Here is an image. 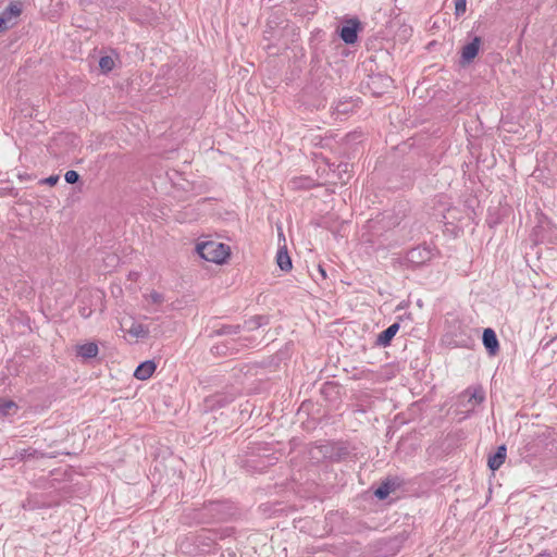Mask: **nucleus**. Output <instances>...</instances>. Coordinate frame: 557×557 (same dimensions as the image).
I'll use <instances>...</instances> for the list:
<instances>
[{"label":"nucleus","mask_w":557,"mask_h":557,"mask_svg":"<svg viewBox=\"0 0 557 557\" xmlns=\"http://www.w3.org/2000/svg\"><path fill=\"white\" fill-rule=\"evenodd\" d=\"M156 369L157 363L153 360H146L135 369L134 376L139 381H146L153 375Z\"/></svg>","instance_id":"7"},{"label":"nucleus","mask_w":557,"mask_h":557,"mask_svg":"<svg viewBox=\"0 0 557 557\" xmlns=\"http://www.w3.org/2000/svg\"><path fill=\"white\" fill-rule=\"evenodd\" d=\"M506 458V447L499 446L497 453L488 458V467L495 471L502 467Z\"/></svg>","instance_id":"11"},{"label":"nucleus","mask_w":557,"mask_h":557,"mask_svg":"<svg viewBox=\"0 0 557 557\" xmlns=\"http://www.w3.org/2000/svg\"><path fill=\"white\" fill-rule=\"evenodd\" d=\"M76 356L82 358L83 360H89L97 357L99 352L98 345L94 342H86L82 344H77L75 346Z\"/></svg>","instance_id":"6"},{"label":"nucleus","mask_w":557,"mask_h":557,"mask_svg":"<svg viewBox=\"0 0 557 557\" xmlns=\"http://www.w3.org/2000/svg\"><path fill=\"white\" fill-rule=\"evenodd\" d=\"M59 182L58 175H51L45 180L41 181V183L47 184L49 186H54Z\"/></svg>","instance_id":"18"},{"label":"nucleus","mask_w":557,"mask_h":557,"mask_svg":"<svg viewBox=\"0 0 557 557\" xmlns=\"http://www.w3.org/2000/svg\"><path fill=\"white\" fill-rule=\"evenodd\" d=\"M17 404L9 398H0V416L8 417L13 416L17 412Z\"/></svg>","instance_id":"10"},{"label":"nucleus","mask_w":557,"mask_h":557,"mask_svg":"<svg viewBox=\"0 0 557 557\" xmlns=\"http://www.w3.org/2000/svg\"><path fill=\"white\" fill-rule=\"evenodd\" d=\"M358 27H359V23L355 20H350L348 21L341 29L339 32V35H341V38L346 42V44H355L357 41V38H358Z\"/></svg>","instance_id":"4"},{"label":"nucleus","mask_w":557,"mask_h":557,"mask_svg":"<svg viewBox=\"0 0 557 557\" xmlns=\"http://www.w3.org/2000/svg\"><path fill=\"white\" fill-rule=\"evenodd\" d=\"M481 40L475 37L471 42L466 45L461 51V64L467 65L474 60L480 50Z\"/></svg>","instance_id":"5"},{"label":"nucleus","mask_w":557,"mask_h":557,"mask_svg":"<svg viewBox=\"0 0 557 557\" xmlns=\"http://www.w3.org/2000/svg\"><path fill=\"white\" fill-rule=\"evenodd\" d=\"M121 329L136 341L146 339L150 333L147 325L131 318L121 321Z\"/></svg>","instance_id":"3"},{"label":"nucleus","mask_w":557,"mask_h":557,"mask_svg":"<svg viewBox=\"0 0 557 557\" xmlns=\"http://www.w3.org/2000/svg\"><path fill=\"white\" fill-rule=\"evenodd\" d=\"M482 339L483 345L488 350L490 355H496L499 349V344L495 332L492 329H485Z\"/></svg>","instance_id":"8"},{"label":"nucleus","mask_w":557,"mask_h":557,"mask_svg":"<svg viewBox=\"0 0 557 557\" xmlns=\"http://www.w3.org/2000/svg\"><path fill=\"white\" fill-rule=\"evenodd\" d=\"M467 0H455V13L461 15L466 12Z\"/></svg>","instance_id":"15"},{"label":"nucleus","mask_w":557,"mask_h":557,"mask_svg":"<svg viewBox=\"0 0 557 557\" xmlns=\"http://www.w3.org/2000/svg\"><path fill=\"white\" fill-rule=\"evenodd\" d=\"M375 495L383 499L388 495V490L386 487H380L375 491Z\"/></svg>","instance_id":"19"},{"label":"nucleus","mask_w":557,"mask_h":557,"mask_svg":"<svg viewBox=\"0 0 557 557\" xmlns=\"http://www.w3.org/2000/svg\"><path fill=\"white\" fill-rule=\"evenodd\" d=\"M196 251L201 259L215 265L227 264L232 257L231 246L215 239L199 240Z\"/></svg>","instance_id":"1"},{"label":"nucleus","mask_w":557,"mask_h":557,"mask_svg":"<svg viewBox=\"0 0 557 557\" xmlns=\"http://www.w3.org/2000/svg\"><path fill=\"white\" fill-rule=\"evenodd\" d=\"M276 263L283 271H289L292 269V260L288 256L286 247L280 248L277 251Z\"/></svg>","instance_id":"12"},{"label":"nucleus","mask_w":557,"mask_h":557,"mask_svg":"<svg viewBox=\"0 0 557 557\" xmlns=\"http://www.w3.org/2000/svg\"><path fill=\"white\" fill-rule=\"evenodd\" d=\"M461 398L467 399L471 408H474L478 404L483 401L484 391L482 387H470L462 393Z\"/></svg>","instance_id":"9"},{"label":"nucleus","mask_w":557,"mask_h":557,"mask_svg":"<svg viewBox=\"0 0 557 557\" xmlns=\"http://www.w3.org/2000/svg\"><path fill=\"white\" fill-rule=\"evenodd\" d=\"M399 330V325L397 323H394L389 325L385 331H383L377 338L379 344L386 346L389 344L392 338L396 335V333Z\"/></svg>","instance_id":"13"},{"label":"nucleus","mask_w":557,"mask_h":557,"mask_svg":"<svg viewBox=\"0 0 557 557\" xmlns=\"http://www.w3.org/2000/svg\"><path fill=\"white\" fill-rule=\"evenodd\" d=\"M319 271L323 276H325V271L322 268H320Z\"/></svg>","instance_id":"20"},{"label":"nucleus","mask_w":557,"mask_h":557,"mask_svg":"<svg viewBox=\"0 0 557 557\" xmlns=\"http://www.w3.org/2000/svg\"><path fill=\"white\" fill-rule=\"evenodd\" d=\"M21 14L22 4L20 2H11L2 10L0 12V34L17 25Z\"/></svg>","instance_id":"2"},{"label":"nucleus","mask_w":557,"mask_h":557,"mask_svg":"<svg viewBox=\"0 0 557 557\" xmlns=\"http://www.w3.org/2000/svg\"><path fill=\"white\" fill-rule=\"evenodd\" d=\"M64 178L69 184H75L79 180V174L74 170H70L65 173Z\"/></svg>","instance_id":"16"},{"label":"nucleus","mask_w":557,"mask_h":557,"mask_svg":"<svg viewBox=\"0 0 557 557\" xmlns=\"http://www.w3.org/2000/svg\"><path fill=\"white\" fill-rule=\"evenodd\" d=\"M147 299L149 301H151L152 304H156V305H160L163 301L162 296L159 293H157V292L150 293L148 295Z\"/></svg>","instance_id":"17"},{"label":"nucleus","mask_w":557,"mask_h":557,"mask_svg":"<svg viewBox=\"0 0 557 557\" xmlns=\"http://www.w3.org/2000/svg\"><path fill=\"white\" fill-rule=\"evenodd\" d=\"M115 66V61L110 55H104L99 60V67L103 73L111 72Z\"/></svg>","instance_id":"14"}]
</instances>
